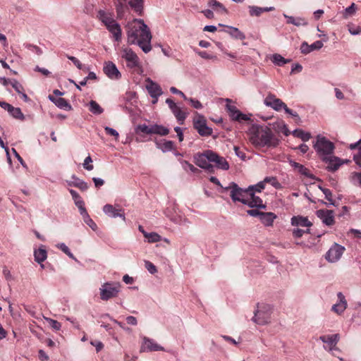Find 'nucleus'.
<instances>
[{"mask_svg": "<svg viewBox=\"0 0 361 361\" xmlns=\"http://www.w3.org/2000/svg\"><path fill=\"white\" fill-rule=\"evenodd\" d=\"M265 183H266L264 182V180H263L262 181L259 182L255 185L250 186L248 188V190H251V191H253L254 192H259L264 188Z\"/></svg>", "mask_w": 361, "mask_h": 361, "instance_id": "nucleus-45", "label": "nucleus"}, {"mask_svg": "<svg viewBox=\"0 0 361 361\" xmlns=\"http://www.w3.org/2000/svg\"><path fill=\"white\" fill-rule=\"evenodd\" d=\"M249 140L256 147H275L278 140L266 126L253 124L249 130Z\"/></svg>", "mask_w": 361, "mask_h": 361, "instance_id": "nucleus-2", "label": "nucleus"}, {"mask_svg": "<svg viewBox=\"0 0 361 361\" xmlns=\"http://www.w3.org/2000/svg\"><path fill=\"white\" fill-rule=\"evenodd\" d=\"M345 247L337 243H335L326 252V259L329 262H337L342 256Z\"/></svg>", "mask_w": 361, "mask_h": 361, "instance_id": "nucleus-13", "label": "nucleus"}, {"mask_svg": "<svg viewBox=\"0 0 361 361\" xmlns=\"http://www.w3.org/2000/svg\"><path fill=\"white\" fill-rule=\"evenodd\" d=\"M320 190L325 195L326 199L329 202L330 204L334 205V202L332 199V192L329 189L319 187Z\"/></svg>", "mask_w": 361, "mask_h": 361, "instance_id": "nucleus-47", "label": "nucleus"}, {"mask_svg": "<svg viewBox=\"0 0 361 361\" xmlns=\"http://www.w3.org/2000/svg\"><path fill=\"white\" fill-rule=\"evenodd\" d=\"M121 52V57L126 60L128 68H134L140 66L139 58L132 49L123 47Z\"/></svg>", "mask_w": 361, "mask_h": 361, "instance_id": "nucleus-10", "label": "nucleus"}, {"mask_svg": "<svg viewBox=\"0 0 361 361\" xmlns=\"http://www.w3.org/2000/svg\"><path fill=\"white\" fill-rule=\"evenodd\" d=\"M293 135L297 137H300L302 141H308L310 137H311V135L310 133H307V132H305L304 130H295L293 131Z\"/></svg>", "mask_w": 361, "mask_h": 361, "instance_id": "nucleus-37", "label": "nucleus"}, {"mask_svg": "<svg viewBox=\"0 0 361 361\" xmlns=\"http://www.w3.org/2000/svg\"><path fill=\"white\" fill-rule=\"evenodd\" d=\"M103 212L112 218L121 217L123 220H126L123 210L121 209H116L113 205L107 204L103 207Z\"/></svg>", "mask_w": 361, "mask_h": 361, "instance_id": "nucleus-19", "label": "nucleus"}, {"mask_svg": "<svg viewBox=\"0 0 361 361\" xmlns=\"http://www.w3.org/2000/svg\"><path fill=\"white\" fill-rule=\"evenodd\" d=\"M276 217L277 216L273 212H263L259 219L265 226H271Z\"/></svg>", "mask_w": 361, "mask_h": 361, "instance_id": "nucleus-27", "label": "nucleus"}, {"mask_svg": "<svg viewBox=\"0 0 361 361\" xmlns=\"http://www.w3.org/2000/svg\"><path fill=\"white\" fill-rule=\"evenodd\" d=\"M170 91H171L173 94H178V95L181 96V97L183 98V99H185V100H188V97H187L185 96V94L183 92H181L180 90H178V89H177V88H176L175 87H171L170 88Z\"/></svg>", "mask_w": 361, "mask_h": 361, "instance_id": "nucleus-60", "label": "nucleus"}, {"mask_svg": "<svg viewBox=\"0 0 361 361\" xmlns=\"http://www.w3.org/2000/svg\"><path fill=\"white\" fill-rule=\"evenodd\" d=\"M283 16L287 19L288 24H293L297 27L305 26L307 25V21L304 18L293 17L286 14H283Z\"/></svg>", "mask_w": 361, "mask_h": 361, "instance_id": "nucleus-26", "label": "nucleus"}, {"mask_svg": "<svg viewBox=\"0 0 361 361\" xmlns=\"http://www.w3.org/2000/svg\"><path fill=\"white\" fill-rule=\"evenodd\" d=\"M271 61L274 64L279 66H281L290 61V59H286L284 57H283L281 55L279 54H274L271 57Z\"/></svg>", "mask_w": 361, "mask_h": 361, "instance_id": "nucleus-32", "label": "nucleus"}, {"mask_svg": "<svg viewBox=\"0 0 361 361\" xmlns=\"http://www.w3.org/2000/svg\"><path fill=\"white\" fill-rule=\"evenodd\" d=\"M314 148L322 159H326V157L333 154L334 145L325 137L318 135Z\"/></svg>", "mask_w": 361, "mask_h": 361, "instance_id": "nucleus-4", "label": "nucleus"}, {"mask_svg": "<svg viewBox=\"0 0 361 361\" xmlns=\"http://www.w3.org/2000/svg\"><path fill=\"white\" fill-rule=\"evenodd\" d=\"M182 164L183 167L185 171H190L192 173H196L198 171V169L195 168L192 164L186 161H184Z\"/></svg>", "mask_w": 361, "mask_h": 361, "instance_id": "nucleus-53", "label": "nucleus"}, {"mask_svg": "<svg viewBox=\"0 0 361 361\" xmlns=\"http://www.w3.org/2000/svg\"><path fill=\"white\" fill-rule=\"evenodd\" d=\"M145 238L148 243H157L161 240V236L154 232L145 233Z\"/></svg>", "mask_w": 361, "mask_h": 361, "instance_id": "nucleus-40", "label": "nucleus"}, {"mask_svg": "<svg viewBox=\"0 0 361 361\" xmlns=\"http://www.w3.org/2000/svg\"><path fill=\"white\" fill-rule=\"evenodd\" d=\"M225 191L230 190V195L233 202H240L245 204L247 202L248 188L243 190L240 188L235 183L231 182L228 186L224 188Z\"/></svg>", "mask_w": 361, "mask_h": 361, "instance_id": "nucleus-7", "label": "nucleus"}, {"mask_svg": "<svg viewBox=\"0 0 361 361\" xmlns=\"http://www.w3.org/2000/svg\"><path fill=\"white\" fill-rule=\"evenodd\" d=\"M44 319L49 324L51 328L56 331H59L61 328V324L58 321L49 317H44Z\"/></svg>", "mask_w": 361, "mask_h": 361, "instance_id": "nucleus-44", "label": "nucleus"}, {"mask_svg": "<svg viewBox=\"0 0 361 361\" xmlns=\"http://www.w3.org/2000/svg\"><path fill=\"white\" fill-rule=\"evenodd\" d=\"M291 224L294 226L310 227L312 224L308 220L307 217L302 216H295L291 218Z\"/></svg>", "mask_w": 361, "mask_h": 361, "instance_id": "nucleus-25", "label": "nucleus"}, {"mask_svg": "<svg viewBox=\"0 0 361 361\" xmlns=\"http://www.w3.org/2000/svg\"><path fill=\"white\" fill-rule=\"evenodd\" d=\"M11 85L18 94L22 93V91H24V88L22 85L16 80H12Z\"/></svg>", "mask_w": 361, "mask_h": 361, "instance_id": "nucleus-51", "label": "nucleus"}, {"mask_svg": "<svg viewBox=\"0 0 361 361\" xmlns=\"http://www.w3.org/2000/svg\"><path fill=\"white\" fill-rule=\"evenodd\" d=\"M319 339L326 344V345L324 346L325 350L330 352H333L334 350L340 351L336 346L340 340V335L338 334L321 336Z\"/></svg>", "mask_w": 361, "mask_h": 361, "instance_id": "nucleus-11", "label": "nucleus"}, {"mask_svg": "<svg viewBox=\"0 0 361 361\" xmlns=\"http://www.w3.org/2000/svg\"><path fill=\"white\" fill-rule=\"evenodd\" d=\"M271 308L269 305H257L252 321L257 324L264 325L270 322Z\"/></svg>", "mask_w": 361, "mask_h": 361, "instance_id": "nucleus-5", "label": "nucleus"}, {"mask_svg": "<svg viewBox=\"0 0 361 361\" xmlns=\"http://www.w3.org/2000/svg\"><path fill=\"white\" fill-rule=\"evenodd\" d=\"M348 31L352 35H357L360 34V27H354L352 25H348Z\"/></svg>", "mask_w": 361, "mask_h": 361, "instance_id": "nucleus-63", "label": "nucleus"}, {"mask_svg": "<svg viewBox=\"0 0 361 361\" xmlns=\"http://www.w3.org/2000/svg\"><path fill=\"white\" fill-rule=\"evenodd\" d=\"M262 212H259L257 209H250L247 211V214L252 216H258L259 219L261 217V214H262Z\"/></svg>", "mask_w": 361, "mask_h": 361, "instance_id": "nucleus-62", "label": "nucleus"}, {"mask_svg": "<svg viewBox=\"0 0 361 361\" xmlns=\"http://www.w3.org/2000/svg\"><path fill=\"white\" fill-rule=\"evenodd\" d=\"M92 180H93L96 188H99L100 186L103 185L104 183V180L99 178H93Z\"/></svg>", "mask_w": 361, "mask_h": 361, "instance_id": "nucleus-64", "label": "nucleus"}, {"mask_svg": "<svg viewBox=\"0 0 361 361\" xmlns=\"http://www.w3.org/2000/svg\"><path fill=\"white\" fill-rule=\"evenodd\" d=\"M49 99L53 102L56 106L60 109H63L65 110H71V104L62 97L54 98L53 96H49Z\"/></svg>", "mask_w": 361, "mask_h": 361, "instance_id": "nucleus-28", "label": "nucleus"}, {"mask_svg": "<svg viewBox=\"0 0 361 361\" xmlns=\"http://www.w3.org/2000/svg\"><path fill=\"white\" fill-rule=\"evenodd\" d=\"M58 247L60 248L64 253H66L69 257L75 259L73 255L71 252L69 248L64 244L60 243L58 245Z\"/></svg>", "mask_w": 361, "mask_h": 361, "instance_id": "nucleus-50", "label": "nucleus"}, {"mask_svg": "<svg viewBox=\"0 0 361 361\" xmlns=\"http://www.w3.org/2000/svg\"><path fill=\"white\" fill-rule=\"evenodd\" d=\"M90 111L94 114H101L103 109L95 101L92 100L90 102Z\"/></svg>", "mask_w": 361, "mask_h": 361, "instance_id": "nucleus-38", "label": "nucleus"}, {"mask_svg": "<svg viewBox=\"0 0 361 361\" xmlns=\"http://www.w3.org/2000/svg\"><path fill=\"white\" fill-rule=\"evenodd\" d=\"M99 19L104 24L106 29L111 32L117 42L121 41L122 37V30L120 25L116 21L111 13L104 11H99L98 13Z\"/></svg>", "mask_w": 361, "mask_h": 361, "instance_id": "nucleus-3", "label": "nucleus"}, {"mask_svg": "<svg viewBox=\"0 0 361 361\" xmlns=\"http://www.w3.org/2000/svg\"><path fill=\"white\" fill-rule=\"evenodd\" d=\"M104 73L111 80H118L121 78V73L112 61L104 63L103 68Z\"/></svg>", "mask_w": 361, "mask_h": 361, "instance_id": "nucleus-14", "label": "nucleus"}, {"mask_svg": "<svg viewBox=\"0 0 361 361\" xmlns=\"http://www.w3.org/2000/svg\"><path fill=\"white\" fill-rule=\"evenodd\" d=\"M265 183H266L264 182V180H263L262 181L259 182L255 185L250 186L248 188V190H251V191H253L254 192H259L264 188Z\"/></svg>", "mask_w": 361, "mask_h": 361, "instance_id": "nucleus-46", "label": "nucleus"}, {"mask_svg": "<svg viewBox=\"0 0 361 361\" xmlns=\"http://www.w3.org/2000/svg\"><path fill=\"white\" fill-rule=\"evenodd\" d=\"M169 133L167 128L160 125L152 126V134H157L160 135H166Z\"/></svg>", "mask_w": 361, "mask_h": 361, "instance_id": "nucleus-34", "label": "nucleus"}, {"mask_svg": "<svg viewBox=\"0 0 361 361\" xmlns=\"http://www.w3.org/2000/svg\"><path fill=\"white\" fill-rule=\"evenodd\" d=\"M212 162L216 164V166L222 170H228L229 164L225 158L219 156L212 151Z\"/></svg>", "mask_w": 361, "mask_h": 361, "instance_id": "nucleus-23", "label": "nucleus"}, {"mask_svg": "<svg viewBox=\"0 0 361 361\" xmlns=\"http://www.w3.org/2000/svg\"><path fill=\"white\" fill-rule=\"evenodd\" d=\"M164 348L157 343L153 339L143 336L140 352L164 351Z\"/></svg>", "mask_w": 361, "mask_h": 361, "instance_id": "nucleus-12", "label": "nucleus"}, {"mask_svg": "<svg viewBox=\"0 0 361 361\" xmlns=\"http://www.w3.org/2000/svg\"><path fill=\"white\" fill-rule=\"evenodd\" d=\"M305 233H309V229L304 231L302 229L296 228L293 231V235L295 238H300Z\"/></svg>", "mask_w": 361, "mask_h": 361, "instance_id": "nucleus-59", "label": "nucleus"}, {"mask_svg": "<svg viewBox=\"0 0 361 361\" xmlns=\"http://www.w3.org/2000/svg\"><path fill=\"white\" fill-rule=\"evenodd\" d=\"M171 111L180 124H183L187 117V113L183 111L182 109L178 106L175 107Z\"/></svg>", "mask_w": 361, "mask_h": 361, "instance_id": "nucleus-29", "label": "nucleus"}, {"mask_svg": "<svg viewBox=\"0 0 361 361\" xmlns=\"http://www.w3.org/2000/svg\"><path fill=\"white\" fill-rule=\"evenodd\" d=\"M276 126H274V129L278 133H281L284 134L285 135H288L290 133V131L287 127V126L285 124V123L283 121H280L276 123Z\"/></svg>", "mask_w": 361, "mask_h": 361, "instance_id": "nucleus-33", "label": "nucleus"}, {"mask_svg": "<svg viewBox=\"0 0 361 361\" xmlns=\"http://www.w3.org/2000/svg\"><path fill=\"white\" fill-rule=\"evenodd\" d=\"M127 37L128 44H137L145 53L151 51L152 34L143 20L135 19L130 24Z\"/></svg>", "mask_w": 361, "mask_h": 361, "instance_id": "nucleus-1", "label": "nucleus"}, {"mask_svg": "<svg viewBox=\"0 0 361 361\" xmlns=\"http://www.w3.org/2000/svg\"><path fill=\"white\" fill-rule=\"evenodd\" d=\"M188 102H190V103L191 104V105L195 108V109H201L202 108V105L201 104V102L197 99H195L193 98H188V99L187 100Z\"/></svg>", "mask_w": 361, "mask_h": 361, "instance_id": "nucleus-58", "label": "nucleus"}, {"mask_svg": "<svg viewBox=\"0 0 361 361\" xmlns=\"http://www.w3.org/2000/svg\"><path fill=\"white\" fill-rule=\"evenodd\" d=\"M159 148L164 152H169L174 149V143L171 140H165L159 147Z\"/></svg>", "mask_w": 361, "mask_h": 361, "instance_id": "nucleus-43", "label": "nucleus"}, {"mask_svg": "<svg viewBox=\"0 0 361 361\" xmlns=\"http://www.w3.org/2000/svg\"><path fill=\"white\" fill-rule=\"evenodd\" d=\"M129 5L135 12L141 13L142 11V0H130Z\"/></svg>", "mask_w": 361, "mask_h": 361, "instance_id": "nucleus-39", "label": "nucleus"}, {"mask_svg": "<svg viewBox=\"0 0 361 361\" xmlns=\"http://www.w3.org/2000/svg\"><path fill=\"white\" fill-rule=\"evenodd\" d=\"M350 179L353 185L361 186V173L353 172L350 174Z\"/></svg>", "mask_w": 361, "mask_h": 361, "instance_id": "nucleus-41", "label": "nucleus"}, {"mask_svg": "<svg viewBox=\"0 0 361 361\" xmlns=\"http://www.w3.org/2000/svg\"><path fill=\"white\" fill-rule=\"evenodd\" d=\"M121 286V283L118 282L104 283L99 288L101 299L102 300H108L117 297L120 292Z\"/></svg>", "mask_w": 361, "mask_h": 361, "instance_id": "nucleus-6", "label": "nucleus"}, {"mask_svg": "<svg viewBox=\"0 0 361 361\" xmlns=\"http://www.w3.org/2000/svg\"><path fill=\"white\" fill-rule=\"evenodd\" d=\"M262 13H263L262 8L257 6H250V13L251 16H259Z\"/></svg>", "mask_w": 361, "mask_h": 361, "instance_id": "nucleus-55", "label": "nucleus"}, {"mask_svg": "<svg viewBox=\"0 0 361 361\" xmlns=\"http://www.w3.org/2000/svg\"><path fill=\"white\" fill-rule=\"evenodd\" d=\"M74 185L82 190H86L88 188V185L87 183L80 180H78L77 182H75Z\"/></svg>", "mask_w": 361, "mask_h": 361, "instance_id": "nucleus-57", "label": "nucleus"}, {"mask_svg": "<svg viewBox=\"0 0 361 361\" xmlns=\"http://www.w3.org/2000/svg\"><path fill=\"white\" fill-rule=\"evenodd\" d=\"M212 151L206 150L203 153L197 154L195 157V164L202 169L213 172L214 166L210 164L212 162Z\"/></svg>", "mask_w": 361, "mask_h": 361, "instance_id": "nucleus-8", "label": "nucleus"}, {"mask_svg": "<svg viewBox=\"0 0 361 361\" xmlns=\"http://www.w3.org/2000/svg\"><path fill=\"white\" fill-rule=\"evenodd\" d=\"M146 89L152 97H159L162 94V90L160 86L153 82L150 78L146 79Z\"/></svg>", "mask_w": 361, "mask_h": 361, "instance_id": "nucleus-21", "label": "nucleus"}, {"mask_svg": "<svg viewBox=\"0 0 361 361\" xmlns=\"http://www.w3.org/2000/svg\"><path fill=\"white\" fill-rule=\"evenodd\" d=\"M135 133H143L147 135L152 134V126H148L145 124L138 125L135 129Z\"/></svg>", "mask_w": 361, "mask_h": 361, "instance_id": "nucleus-36", "label": "nucleus"}, {"mask_svg": "<svg viewBox=\"0 0 361 361\" xmlns=\"http://www.w3.org/2000/svg\"><path fill=\"white\" fill-rule=\"evenodd\" d=\"M247 197V202H245V204L248 205L250 207L266 208V205L263 204L262 200L255 195V192L251 191V190H248Z\"/></svg>", "mask_w": 361, "mask_h": 361, "instance_id": "nucleus-17", "label": "nucleus"}, {"mask_svg": "<svg viewBox=\"0 0 361 361\" xmlns=\"http://www.w3.org/2000/svg\"><path fill=\"white\" fill-rule=\"evenodd\" d=\"M324 44L322 41H316L312 44L309 45L307 42H304L300 46V51L302 54H307L314 50H319L322 48Z\"/></svg>", "mask_w": 361, "mask_h": 361, "instance_id": "nucleus-22", "label": "nucleus"}, {"mask_svg": "<svg viewBox=\"0 0 361 361\" xmlns=\"http://www.w3.org/2000/svg\"><path fill=\"white\" fill-rule=\"evenodd\" d=\"M317 216L326 226H331L334 224V215L332 210L319 209L317 211Z\"/></svg>", "mask_w": 361, "mask_h": 361, "instance_id": "nucleus-16", "label": "nucleus"}, {"mask_svg": "<svg viewBox=\"0 0 361 361\" xmlns=\"http://www.w3.org/2000/svg\"><path fill=\"white\" fill-rule=\"evenodd\" d=\"M326 159H322V160L327 164L326 168L329 171H335L343 164V161L339 158L333 156L332 154L326 157Z\"/></svg>", "mask_w": 361, "mask_h": 361, "instance_id": "nucleus-20", "label": "nucleus"}, {"mask_svg": "<svg viewBox=\"0 0 361 361\" xmlns=\"http://www.w3.org/2000/svg\"><path fill=\"white\" fill-rule=\"evenodd\" d=\"M357 10V7L354 3H353L350 6L345 8V17L347 18L349 16L353 15Z\"/></svg>", "mask_w": 361, "mask_h": 361, "instance_id": "nucleus-49", "label": "nucleus"}, {"mask_svg": "<svg viewBox=\"0 0 361 361\" xmlns=\"http://www.w3.org/2000/svg\"><path fill=\"white\" fill-rule=\"evenodd\" d=\"M145 268L147 269V271L153 274L157 272V267L149 261H145Z\"/></svg>", "mask_w": 361, "mask_h": 361, "instance_id": "nucleus-52", "label": "nucleus"}, {"mask_svg": "<svg viewBox=\"0 0 361 361\" xmlns=\"http://www.w3.org/2000/svg\"><path fill=\"white\" fill-rule=\"evenodd\" d=\"M209 6H210L214 11L221 13H226L227 10L224 7V6L217 1L216 0H209Z\"/></svg>", "mask_w": 361, "mask_h": 361, "instance_id": "nucleus-30", "label": "nucleus"}, {"mask_svg": "<svg viewBox=\"0 0 361 361\" xmlns=\"http://www.w3.org/2000/svg\"><path fill=\"white\" fill-rule=\"evenodd\" d=\"M92 163V159L91 157L89 155L84 160V163H83L84 169H85L87 171H92L94 168Z\"/></svg>", "mask_w": 361, "mask_h": 361, "instance_id": "nucleus-48", "label": "nucleus"}, {"mask_svg": "<svg viewBox=\"0 0 361 361\" xmlns=\"http://www.w3.org/2000/svg\"><path fill=\"white\" fill-rule=\"evenodd\" d=\"M337 296L339 301L332 306L331 310L340 315L346 310L348 303L344 295L341 292L338 293Z\"/></svg>", "mask_w": 361, "mask_h": 361, "instance_id": "nucleus-18", "label": "nucleus"}, {"mask_svg": "<svg viewBox=\"0 0 361 361\" xmlns=\"http://www.w3.org/2000/svg\"><path fill=\"white\" fill-rule=\"evenodd\" d=\"M193 126L201 136H209L213 133L212 128L207 126L205 118L200 114L194 118Z\"/></svg>", "mask_w": 361, "mask_h": 361, "instance_id": "nucleus-9", "label": "nucleus"}, {"mask_svg": "<svg viewBox=\"0 0 361 361\" xmlns=\"http://www.w3.org/2000/svg\"><path fill=\"white\" fill-rule=\"evenodd\" d=\"M264 180L266 183L271 184L276 189L282 188L281 183L277 180L276 177H274V176L266 177Z\"/></svg>", "mask_w": 361, "mask_h": 361, "instance_id": "nucleus-42", "label": "nucleus"}, {"mask_svg": "<svg viewBox=\"0 0 361 361\" xmlns=\"http://www.w3.org/2000/svg\"><path fill=\"white\" fill-rule=\"evenodd\" d=\"M104 130L106 134L115 137L116 140L118 139L119 134L116 130L108 126H106Z\"/></svg>", "mask_w": 361, "mask_h": 361, "instance_id": "nucleus-56", "label": "nucleus"}, {"mask_svg": "<svg viewBox=\"0 0 361 361\" xmlns=\"http://www.w3.org/2000/svg\"><path fill=\"white\" fill-rule=\"evenodd\" d=\"M68 59L71 60L78 69L82 68V64L77 58L75 56H68Z\"/></svg>", "mask_w": 361, "mask_h": 361, "instance_id": "nucleus-61", "label": "nucleus"}, {"mask_svg": "<svg viewBox=\"0 0 361 361\" xmlns=\"http://www.w3.org/2000/svg\"><path fill=\"white\" fill-rule=\"evenodd\" d=\"M219 25L221 27H226L227 29L224 30V31L234 39H244L245 38L244 33L239 30L237 27L226 26L221 23H219Z\"/></svg>", "mask_w": 361, "mask_h": 361, "instance_id": "nucleus-24", "label": "nucleus"}, {"mask_svg": "<svg viewBox=\"0 0 361 361\" xmlns=\"http://www.w3.org/2000/svg\"><path fill=\"white\" fill-rule=\"evenodd\" d=\"M264 103L266 106H269L275 111H280L286 107V104L273 94L269 93L264 99Z\"/></svg>", "mask_w": 361, "mask_h": 361, "instance_id": "nucleus-15", "label": "nucleus"}, {"mask_svg": "<svg viewBox=\"0 0 361 361\" xmlns=\"http://www.w3.org/2000/svg\"><path fill=\"white\" fill-rule=\"evenodd\" d=\"M14 118L23 121L25 116L22 113L20 108L12 106L10 111H8Z\"/></svg>", "mask_w": 361, "mask_h": 361, "instance_id": "nucleus-35", "label": "nucleus"}, {"mask_svg": "<svg viewBox=\"0 0 361 361\" xmlns=\"http://www.w3.org/2000/svg\"><path fill=\"white\" fill-rule=\"evenodd\" d=\"M34 255L35 261L38 263L43 262L47 257V251L42 246L35 251Z\"/></svg>", "mask_w": 361, "mask_h": 361, "instance_id": "nucleus-31", "label": "nucleus"}, {"mask_svg": "<svg viewBox=\"0 0 361 361\" xmlns=\"http://www.w3.org/2000/svg\"><path fill=\"white\" fill-rule=\"evenodd\" d=\"M83 220L85 222V224H87L93 231L97 230V224L90 217V216H86V217L84 218Z\"/></svg>", "mask_w": 361, "mask_h": 361, "instance_id": "nucleus-54", "label": "nucleus"}]
</instances>
